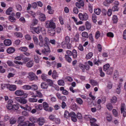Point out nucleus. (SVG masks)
Instances as JSON below:
<instances>
[{"mask_svg":"<svg viewBox=\"0 0 126 126\" xmlns=\"http://www.w3.org/2000/svg\"><path fill=\"white\" fill-rule=\"evenodd\" d=\"M46 24L47 28H49V29H55L56 27V24L52 20L50 21H47L46 22Z\"/></svg>","mask_w":126,"mask_h":126,"instance_id":"1","label":"nucleus"},{"mask_svg":"<svg viewBox=\"0 0 126 126\" xmlns=\"http://www.w3.org/2000/svg\"><path fill=\"white\" fill-rule=\"evenodd\" d=\"M78 16L79 19L82 21H86L88 18V16L86 13L83 14L79 13L78 15Z\"/></svg>","mask_w":126,"mask_h":126,"instance_id":"2","label":"nucleus"},{"mask_svg":"<svg viewBox=\"0 0 126 126\" xmlns=\"http://www.w3.org/2000/svg\"><path fill=\"white\" fill-rule=\"evenodd\" d=\"M29 76L28 78L30 80H37L38 79V77L34 73L32 72H30L28 73Z\"/></svg>","mask_w":126,"mask_h":126,"instance_id":"3","label":"nucleus"},{"mask_svg":"<svg viewBox=\"0 0 126 126\" xmlns=\"http://www.w3.org/2000/svg\"><path fill=\"white\" fill-rule=\"evenodd\" d=\"M15 94L17 96H21L23 94L24 95V96L25 97L27 96L28 94H24V92L23 90H18L15 91Z\"/></svg>","mask_w":126,"mask_h":126,"instance_id":"4","label":"nucleus"},{"mask_svg":"<svg viewBox=\"0 0 126 126\" xmlns=\"http://www.w3.org/2000/svg\"><path fill=\"white\" fill-rule=\"evenodd\" d=\"M43 104L44 109L45 110L49 112L51 111L52 109L51 107L48 108L49 105L46 102H44Z\"/></svg>","mask_w":126,"mask_h":126,"instance_id":"5","label":"nucleus"},{"mask_svg":"<svg viewBox=\"0 0 126 126\" xmlns=\"http://www.w3.org/2000/svg\"><path fill=\"white\" fill-rule=\"evenodd\" d=\"M30 30L31 31L33 32V31L35 32L36 33L38 34L40 32L41 30V28L39 27H32L31 25Z\"/></svg>","mask_w":126,"mask_h":126,"instance_id":"6","label":"nucleus"},{"mask_svg":"<svg viewBox=\"0 0 126 126\" xmlns=\"http://www.w3.org/2000/svg\"><path fill=\"white\" fill-rule=\"evenodd\" d=\"M50 52V49L48 46H45L44 49L41 50V52L45 55L48 54Z\"/></svg>","mask_w":126,"mask_h":126,"instance_id":"7","label":"nucleus"},{"mask_svg":"<svg viewBox=\"0 0 126 126\" xmlns=\"http://www.w3.org/2000/svg\"><path fill=\"white\" fill-rule=\"evenodd\" d=\"M125 105L124 104H122L121 105V113H123V116H126V110L125 109Z\"/></svg>","mask_w":126,"mask_h":126,"instance_id":"8","label":"nucleus"},{"mask_svg":"<svg viewBox=\"0 0 126 126\" xmlns=\"http://www.w3.org/2000/svg\"><path fill=\"white\" fill-rule=\"evenodd\" d=\"M7 88L9 89V90L11 91L15 90L16 89V87L15 85H10L8 84L7 85Z\"/></svg>","mask_w":126,"mask_h":126,"instance_id":"9","label":"nucleus"},{"mask_svg":"<svg viewBox=\"0 0 126 126\" xmlns=\"http://www.w3.org/2000/svg\"><path fill=\"white\" fill-rule=\"evenodd\" d=\"M38 124L40 126H42L45 122L44 118L43 117H40L38 119Z\"/></svg>","mask_w":126,"mask_h":126,"instance_id":"10","label":"nucleus"},{"mask_svg":"<svg viewBox=\"0 0 126 126\" xmlns=\"http://www.w3.org/2000/svg\"><path fill=\"white\" fill-rule=\"evenodd\" d=\"M39 19L41 21H45L46 20L45 15L43 13H41L39 17Z\"/></svg>","mask_w":126,"mask_h":126,"instance_id":"11","label":"nucleus"},{"mask_svg":"<svg viewBox=\"0 0 126 126\" xmlns=\"http://www.w3.org/2000/svg\"><path fill=\"white\" fill-rule=\"evenodd\" d=\"M76 5L77 7L80 8L81 6H84V3L83 1H81L80 2H76Z\"/></svg>","mask_w":126,"mask_h":126,"instance_id":"12","label":"nucleus"},{"mask_svg":"<svg viewBox=\"0 0 126 126\" xmlns=\"http://www.w3.org/2000/svg\"><path fill=\"white\" fill-rule=\"evenodd\" d=\"M52 77L54 79H56L58 77V74L55 70H54L52 73Z\"/></svg>","mask_w":126,"mask_h":126,"instance_id":"13","label":"nucleus"},{"mask_svg":"<svg viewBox=\"0 0 126 126\" xmlns=\"http://www.w3.org/2000/svg\"><path fill=\"white\" fill-rule=\"evenodd\" d=\"M9 102H10V103H8L6 105V107L9 110H11L13 108V105L11 103L13 102V101L11 100H9Z\"/></svg>","mask_w":126,"mask_h":126,"instance_id":"14","label":"nucleus"},{"mask_svg":"<svg viewBox=\"0 0 126 126\" xmlns=\"http://www.w3.org/2000/svg\"><path fill=\"white\" fill-rule=\"evenodd\" d=\"M12 43V42L11 40L6 39L4 41V44L6 46H10Z\"/></svg>","mask_w":126,"mask_h":126,"instance_id":"15","label":"nucleus"},{"mask_svg":"<svg viewBox=\"0 0 126 126\" xmlns=\"http://www.w3.org/2000/svg\"><path fill=\"white\" fill-rule=\"evenodd\" d=\"M41 88L43 89H47L48 88V85L45 82H43L41 84Z\"/></svg>","mask_w":126,"mask_h":126,"instance_id":"16","label":"nucleus"},{"mask_svg":"<svg viewBox=\"0 0 126 126\" xmlns=\"http://www.w3.org/2000/svg\"><path fill=\"white\" fill-rule=\"evenodd\" d=\"M15 50V49L14 47H10L8 48L7 51L8 53L10 54L13 53Z\"/></svg>","mask_w":126,"mask_h":126,"instance_id":"17","label":"nucleus"},{"mask_svg":"<svg viewBox=\"0 0 126 126\" xmlns=\"http://www.w3.org/2000/svg\"><path fill=\"white\" fill-rule=\"evenodd\" d=\"M55 29H49L48 32L50 33V35L52 36H53L55 33Z\"/></svg>","mask_w":126,"mask_h":126,"instance_id":"18","label":"nucleus"},{"mask_svg":"<svg viewBox=\"0 0 126 126\" xmlns=\"http://www.w3.org/2000/svg\"><path fill=\"white\" fill-rule=\"evenodd\" d=\"M13 11V8L11 7H10L8 9L6 12V14L8 15H11Z\"/></svg>","mask_w":126,"mask_h":126,"instance_id":"19","label":"nucleus"},{"mask_svg":"<svg viewBox=\"0 0 126 126\" xmlns=\"http://www.w3.org/2000/svg\"><path fill=\"white\" fill-rule=\"evenodd\" d=\"M85 25L86 27V29L87 30H90L91 28V24L88 21H87L85 22Z\"/></svg>","mask_w":126,"mask_h":126,"instance_id":"20","label":"nucleus"},{"mask_svg":"<svg viewBox=\"0 0 126 126\" xmlns=\"http://www.w3.org/2000/svg\"><path fill=\"white\" fill-rule=\"evenodd\" d=\"M33 65V63L32 60L28 62L26 64V66L30 68Z\"/></svg>","mask_w":126,"mask_h":126,"instance_id":"21","label":"nucleus"},{"mask_svg":"<svg viewBox=\"0 0 126 126\" xmlns=\"http://www.w3.org/2000/svg\"><path fill=\"white\" fill-rule=\"evenodd\" d=\"M29 120L31 122L34 123L37 122L38 121V119L35 117H31L29 118Z\"/></svg>","mask_w":126,"mask_h":126,"instance_id":"22","label":"nucleus"},{"mask_svg":"<svg viewBox=\"0 0 126 126\" xmlns=\"http://www.w3.org/2000/svg\"><path fill=\"white\" fill-rule=\"evenodd\" d=\"M72 54L73 57L74 58H76L77 57V54L76 50L73 49L72 51Z\"/></svg>","mask_w":126,"mask_h":126,"instance_id":"23","label":"nucleus"},{"mask_svg":"<svg viewBox=\"0 0 126 126\" xmlns=\"http://www.w3.org/2000/svg\"><path fill=\"white\" fill-rule=\"evenodd\" d=\"M22 89L25 90H28L32 88L31 86L28 85H25L22 86Z\"/></svg>","mask_w":126,"mask_h":126,"instance_id":"24","label":"nucleus"},{"mask_svg":"<svg viewBox=\"0 0 126 126\" xmlns=\"http://www.w3.org/2000/svg\"><path fill=\"white\" fill-rule=\"evenodd\" d=\"M70 113L67 111L65 110L64 114V117L67 119L69 118L70 117Z\"/></svg>","mask_w":126,"mask_h":126,"instance_id":"25","label":"nucleus"},{"mask_svg":"<svg viewBox=\"0 0 126 126\" xmlns=\"http://www.w3.org/2000/svg\"><path fill=\"white\" fill-rule=\"evenodd\" d=\"M15 35L17 37L22 38L23 37V35L21 33L16 32L14 33Z\"/></svg>","mask_w":126,"mask_h":126,"instance_id":"26","label":"nucleus"},{"mask_svg":"<svg viewBox=\"0 0 126 126\" xmlns=\"http://www.w3.org/2000/svg\"><path fill=\"white\" fill-rule=\"evenodd\" d=\"M121 87V85L120 83L117 85V87L116 90V92L118 94H119L121 92L120 88Z\"/></svg>","mask_w":126,"mask_h":126,"instance_id":"27","label":"nucleus"},{"mask_svg":"<svg viewBox=\"0 0 126 126\" xmlns=\"http://www.w3.org/2000/svg\"><path fill=\"white\" fill-rule=\"evenodd\" d=\"M64 57L66 61L68 63H70L72 61V59L68 55H65Z\"/></svg>","mask_w":126,"mask_h":126,"instance_id":"28","label":"nucleus"},{"mask_svg":"<svg viewBox=\"0 0 126 126\" xmlns=\"http://www.w3.org/2000/svg\"><path fill=\"white\" fill-rule=\"evenodd\" d=\"M17 120L16 119L13 118H11L10 120V124L13 125L15 124Z\"/></svg>","mask_w":126,"mask_h":126,"instance_id":"29","label":"nucleus"},{"mask_svg":"<svg viewBox=\"0 0 126 126\" xmlns=\"http://www.w3.org/2000/svg\"><path fill=\"white\" fill-rule=\"evenodd\" d=\"M25 119V118L23 117H20L18 119L17 122L18 123H24V121Z\"/></svg>","mask_w":126,"mask_h":126,"instance_id":"30","label":"nucleus"},{"mask_svg":"<svg viewBox=\"0 0 126 126\" xmlns=\"http://www.w3.org/2000/svg\"><path fill=\"white\" fill-rule=\"evenodd\" d=\"M38 23V20L35 18L33 19L32 20V24L31 25V26H33L36 25Z\"/></svg>","mask_w":126,"mask_h":126,"instance_id":"31","label":"nucleus"},{"mask_svg":"<svg viewBox=\"0 0 126 126\" xmlns=\"http://www.w3.org/2000/svg\"><path fill=\"white\" fill-rule=\"evenodd\" d=\"M92 118L91 115H84V118L85 120H90Z\"/></svg>","mask_w":126,"mask_h":126,"instance_id":"32","label":"nucleus"},{"mask_svg":"<svg viewBox=\"0 0 126 126\" xmlns=\"http://www.w3.org/2000/svg\"><path fill=\"white\" fill-rule=\"evenodd\" d=\"M33 39L35 44L37 45H38V40L36 37L34 35L33 36Z\"/></svg>","mask_w":126,"mask_h":126,"instance_id":"33","label":"nucleus"},{"mask_svg":"<svg viewBox=\"0 0 126 126\" xmlns=\"http://www.w3.org/2000/svg\"><path fill=\"white\" fill-rule=\"evenodd\" d=\"M30 60V58L25 57L24 55H23V57L22 58V60L24 61L23 63L24 62V63H26V62L29 61Z\"/></svg>","mask_w":126,"mask_h":126,"instance_id":"34","label":"nucleus"},{"mask_svg":"<svg viewBox=\"0 0 126 126\" xmlns=\"http://www.w3.org/2000/svg\"><path fill=\"white\" fill-rule=\"evenodd\" d=\"M79 34L77 33L75 35V37L74 38V41L75 42H78L79 41Z\"/></svg>","mask_w":126,"mask_h":126,"instance_id":"35","label":"nucleus"},{"mask_svg":"<svg viewBox=\"0 0 126 126\" xmlns=\"http://www.w3.org/2000/svg\"><path fill=\"white\" fill-rule=\"evenodd\" d=\"M76 101L77 102L79 105H81L83 103V101L80 98H76Z\"/></svg>","mask_w":126,"mask_h":126,"instance_id":"36","label":"nucleus"},{"mask_svg":"<svg viewBox=\"0 0 126 126\" xmlns=\"http://www.w3.org/2000/svg\"><path fill=\"white\" fill-rule=\"evenodd\" d=\"M16 9L18 11H20L22 10V7L19 4H16Z\"/></svg>","mask_w":126,"mask_h":126,"instance_id":"37","label":"nucleus"},{"mask_svg":"<svg viewBox=\"0 0 126 126\" xmlns=\"http://www.w3.org/2000/svg\"><path fill=\"white\" fill-rule=\"evenodd\" d=\"M58 84L60 86H64V82L63 80L60 79L58 81Z\"/></svg>","mask_w":126,"mask_h":126,"instance_id":"38","label":"nucleus"},{"mask_svg":"<svg viewBox=\"0 0 126 126\" xmlns=\"http://www.w3.org/2000/svg\"><path fill=\"white\" fill-rule=\"evenodd\" d=\"M93 55V53L91 52H90L86 55V58L87 59H90L91 58Z\"/></svg>","mask_w":126,"mask_h":126,"instance_id":"39","label":"nucleus"},{"mask_svg":"<svg viewBox=\"0 0 126 126\" xmlns=\"http://www.w3.org/2000/svg\"><path fill=\"white\" fill-rule=\"evenodd\" d=\"M94 12L96 14L99 15L101 12V10L99 8L96 9L94 10Z\"/></svg>","mask_w":126,"mask_h":126,"instance_id":"40","label":"nucleus"},{"mask_svg":"<svg viewBox=\"0 0 126 126\" xmlns=\"http://www.w3.org/2000/svg\"><path fill=\"white\" fill-rule=\"evenodd\" d=\"M82 37H85L86 38H88V35L87 33L86 32H83L81 34Z\"/></svg>","mask_w":126,"mask_h":126,"instance_id":"41","label":"nucleus"},{"mask_svg":"<svg viewBox=\"0 0 126 126\" xmlns=\"http://www.w3.org/2000/svg\"><path fill=\"white\" fill-rule=\"evenodd\" d=\"M97 17L96 15L95 14H93L92 15V20L94 23L96 22Z\"/></svg>","mask_w":126,"mask_h":126,"instance_id":"42","label":"nucleus"},{"mask_svg":"<svg viewBox=\"0 0 126 126\" xmlns=\"http://www.w3.org/2000/svg\"><path fill=\"white\" fill-rule=\"evenodd\" d=\"M79 66L80 68L82 69V71L83 72H84L85 68H86V66L84 65L81 63L79 64Z\"/></svg>","mask_w":126,"mask_h":126,"instance_id":"43","label":"nucleus"},{"mask_svg":"<svg viewBox=\"0 0 126 126\" xmlns=\"http://www.w3.org/2000/svg\"><path fill=\"white\" fill-rule=\"evenodd\" d=\"M36 92L37 94V96L41 98L43 96V95L40 91L38 90Z\"/></svg>","mask_w":126,"mask_h":126,"instance_id":"44","label":"nucleus"},{"mask_svg":"<svg viewBox=\"0 0 126 126\" xmlns=\"http://www.w3.org/2000/svg\"><path fill=\"white\" fill-rule=\"evenodd\" d=\"M29 101L31 102H35L37 101V99L34 98H30L29 99Z\"/></svg>","mask_w":126,"mask_h":126,"instance_id":"45","label":"nucleus"},{"mask_svg":"<svg viewBox=\"0 0 126 126\" xmlns=\"http://www.w3.org/2000/svg\"><path fill=\"white\" fill-rule=\"evenodd\" d=\"M46 81L48 83L49 85L51 86L53 85V82L52 80L50 79H47Z\"/></svg>","mask_w":126,"mask_h":126,"instance_id":"46","label":"nucleus"},{"mask_svg":"<svg viewBox=\"0 0 126 126\" xmlns=\"http://www.w3.org/2000/svg\"><path fill=\"white\" fill-rule=\"evenodd\" d=\"M34 61L36 63H38L39 61V58L38 57L37 55H34Z\"/></svg>","mask_w":126,"mask_h":126,"instance_id":"47","label":"nucleus"},{"mask_svg":"<svg viewBox=\"0 0 126 126\" xmlns=\"http://www.w3.org/2000/svg\"><path fill=\"white\" fill-rule=\"evenodd\" d=\"M9 20L11 22H15L16 21V19L13 16H10L9 17Z\"/></svg>","mask_w":126,"mask_h":126,"instance_id":"48","label":"nucleus"},{"mask_svg":"<svg viewBox=\"0 0 126 126\" xmlns=\"http://www.w3.org/2000/svg\"><path fill=\"white\" fill-rule=\"evenodd\" d=\"M110 67V65L108 64L104 65L103 67L104 70L106 71L109 69Z\"/></svg>","mask_w":126,"mask_h":126,"instance_id":"49","label":"nucleus"},{"mask_svg":"<svg viewBox=\"0 0 126 126\" xmlns=\"http://www.w3.org/2000/svg\"><path fill=\"white\" fill-rule=\"evenodd\" d=\"M23 55L20 54L19 56H16L15 58V59L17 60L20 61L22 59V57H23Z\"/></svg>","mask_w":126,"mask_h":126,"instance_id":"50","label":"nucleus"},{"mask_svg":"<svg viewBox=\"0 0 126 126\" xmlns=\"http://www.w3.org/2000/svg\"><path fill=\"white\" fill-rule=\"evenodd\" d=\"M107 70V74H108L110 75L112 73V72L113 71V69L112 68H110Z\"/></svg>","mask_w":126,"mask_h":126,"instance_id":"51","label":"nucleus"},{"mask_svg":"<svg viewBox=\"0 0 126 126\" xmlns=\"http://www.w3.org/2000/svg\"><path fill=\"white\" fill-rule=\"evenodd\" d=\"M19 49L21 51L25 52L27 51L28 48L26 47H21L19 48Z\"/></svg>","mask_w":126,"mask_h":126,"instance_id":"52","label":"nucleus"},{"mask_svg":"<svg viewBox=\"0 0 126 126\" xmlns=\"http://www.w3.org/2000/svg\"><path fill=\"white\" fill-rule=\"evenodd\" d=\"M90 82L91 84L93 86L97 85L98 84V83L96 82V81L94 80H91L90 81Z\"/></svg>","mask_w":126,"mask_h":126,"instance_id":"53","label":"nucleus"},{"mask_svg":"<svg viewBox=\"0 0 126 126\" xmlns=\"http://www.w3.org/2000/svg\"><path fill=\"white\" fill-rule=\"evenodd\" d=\"M70 37L68 36H66L65 38V42L66 43H68L70 42Z\"/></svg>","mask_w":126,"mask_h":126,"instance_id":"54","label":"nucleus"},{"mask_svg":"<svg viewBox=\"0 0 126 126\" xmlns=\"http://www.w3.org/2000/svg\"><path fill=\"white\" fill-rule=\"evenodd\" d=\"M71 117V118L74 117H76L77 116L76 113L74 112H71L70 113V117Z\"/></svg>","mask_w":126,"mask_h":126,"instance_id":"55","label":"nucleus"},{"mask_svg":"<svg viewBox=\"0 0 126 126\" xmlns=\"http://www.w3.org/2000/svg\"><path fill=\"white\" fill-rule=\"evenodd\" d=\"M112 20L113 23H116L118 21L117 16H114L112 17Z\"/></svg>","mask_w":126,"mask_h":126,"instance_id":"56","label":"nucleus"},{"mask_svg":"<svg viewBox=\"0 0 126 126\" xmlns=\"http://www.w3.org/2000/svg\"><path fill=\"white\" fill-rule=\"evenodd\" d=\"M85 29V27L84 26H81L79 27L78 30L79 31H84Z\"/></svg>","mask_w":126,"mask_h":126,"instance_id":"57","label":"nucleus"},{"mask_svg":"<svg viewBox=\"0 0 126 126\" xmlns=\"http://www.w3.org/2000/svg\"><path fill=\"white\" fill-rule=\"evenodd\" d=\"M117 98L115 96H113L111 100V103H115L117 101Z\"/></svg>","mask_w":126,"mask_h":126,"instance_id":"58","label":"nucleus"},{"mask_svg":"<svg viewBox=\"0 0 126 126\" xmlns=\"http://www.w3.org/2000/svg\"><path fill=\"white\" fill-rule=\"evenodd\" d=\"M55 118V116L53 115H50L49 117V119L52 121H54Z\"/></svg>","mask_w":126,"mask_h":126,"instance_id":"59","label":"nucleus"},{"mask_svg":"<svg viewBox=\"0 0 126 126\" xmlns=\"http://www.w3.org/2000/svg\"><path fill=\"white\" fill-rule=\"evenodd\" d=\"M26 39L27 40H30L31 39V37L30 35L27 34L25 36Z\"/></svg>","mask_w":126,"mask_h":126,"instance_id":"60","label":"nucleus"},{"mask_svg":"<svg viewBox=\"0 0 126 126\" xmlns=\"http://www.w3.org/2000/svg\"><path fill=\"white\" fill-rule=\"evenodd\" d=\"M107 108L109 110H110L112 109V107L110 104H108L107 105Z\"/></svg>","mask_w":126,"mask_h":126,"instance_id":"61","label":"nucleus"},{"mask_svg":"<svg viewBox=\"0 0 126 126\" xmlns=\"http://www.w3.org/2000/svg\"><path fill=\"white\" fill-rule=\"evenodd\" d=\"M7 63L8 66H13V63L12 61H8Z\"/></svg>","mask_w":126,"mask_h":126,"instance_id":"62","label":"nucleus"},{"mask_svg":"<svg viewBox=\"0 0 126 126\" xmlns=\"http://www.w3.org/2000/svg\"><path fill=\"white\" fill-rule=\"evenodd\" d=\"M19 108L18 106L17 105H14L13 106V108L12 109L13 110H17Z\"/></svg>","mask_w":126,"mask_h":126,"instance_id":"63","label":"nucleus"},{"mask_svg":"<svg viewBox=\"0 0 126 126\" xmlns=\"http://www.w3.org/2000/svg\"><path fill=\"white\" fill-rule=\"evenodd\" d=\"M18 123L19 124L17 126H25L27 125V124L26 122Z\"/></svg>","mask_w":126,"mask_h":126,"instance_id":"64","label":"nucleus"}]
</instances>
